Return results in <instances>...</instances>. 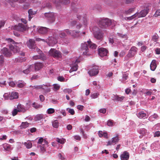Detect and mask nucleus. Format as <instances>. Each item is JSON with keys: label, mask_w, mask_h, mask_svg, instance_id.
Listing matches in <instances>:
<instances>
[{"label": "nucleus", "mask_w": 160, "mask_h": 160, "mask_svg": "<svg viewBox=\"0 0 160 160\" xmlns=\"http://www.w3.org/2000/svg\"><path fill=\"white\" fill-rule=\"evenodd\" d=\"M88 47L92 49H95L96 48L97 46L90 40L88 41L87 42L82 43L81 45V49L83 51L84 55L89 56L91 55L89 52Z\"/></svg>", "instance_id": "nucleus-1"}, {"label": "nucleus", "mask_w": 160, "mask_h": 160, "mask_svg": "<svg viewBox=\"0 0 160 160\" xmlns=\"http://www.w3.org/2000/svg\"><path fill=\"white\" fill-rule=\"evenodd\" d=\"M92 30L94 37L100 40L102 38L103 33L98 28L95 27L93 28Z\"/></svg>", "instance_id": "nucleus-2"}, {"label": "nucleus", "mask_w": 160, "mask_h": 160, "mask_svg": "<svg viewBox=\"0 0 160 160\" xmlns=\"http://www.w3.org/2000/svg\"><path fill=\"white\" fill-rule=\"evenodd\" d=\"M113 20L108 18L101 20L99 22V24L101 25V28H106L111 25Z\"/></svg>", "instance_id": "nucleus-3"}, {"label": "nucleus", "mask_w": 160, "mask_h": 160, "mask_svg": "<svg viewBox=\"0 0 160 160\" xmlns=\"http://www.w3.org/2000/svg\"><path fill=\"white\" fill-rule=\"evenodd\" d=\"M141 11V17H145L149 12L150 9V6L148 4H145L142 6Z\"/></svg>", "instance_id": "nucleus-4"}, {"label": "nucleus", "mask_w": 160, "mask_h": 160, "mask_svg": "<svg viewBox=\"0 0 160 160\" xmlns=\"http://www.w3.org/2000/svg\"><path fill=\"white\" fill-rule=\"evenodd\" d=\"M28 28L27 25H24L22 23H19L18 25L15 26L13 28L14 30L22 32L28 30Z\"/></svg>", "instance_id": "nucleus-5"}, {"label": "nucleus", "mask_w": 160, "mask_h": 160, "mask_svg": "<svg viewBox=\"0 0 160 160\" xmlns=\"http://www.w3.org/2000/svg\"><path fill=\"white\" fill-rule=\"evenodd\" d=\"M138 50L137 48L135 47H132L129 50L128 54L125 57V59L127 61L130 58H132L136 53Z\"/></svg>", "instance_id": "nucleus-6"}, {"label": "nucleus", "mask_w": 160, "mask_h": 160, "mask_svg": "<svg viewBox=\"0 0 160 160\" xmlns=\"http://www.w3.org/2000/svg\"><path fill=\"white\" fill-rule=\"evenodd\" d=\"M48 53L50 56L57 58H59L61 56V53L59 51L54 48H51Z\"/></svg>", "instance_id": "nucleus-7"}, {"label": "nucleus", "mask_w": 160, "mask_h": 160, "mask_svg": "<svg viewBox=\"0 0 160 160\" xmlns=\"http://www.w3.org/2000/svg\"><path fill=\"white\" fill-rule=\"evenodd\" d=\"M65 32H66L68 35H71L73 38H77L79 36V33L80 32L79 31H72L68 29H66L65 31Z\"/></svg>", "instance_id": "nucleus-8"}, {"label": "nucleus", "mask_w": 160, "mask_h": 160, "mask_svg": "<svg viewBox=\"0 0 160 160\" xmlns=\"http://www.w3.org/2000/svg\"><path fill=\"white\" fill-rule=\"evenodd\" d=\"M44 15L50 22H52L54 21L55 20V17L53 13H45Z\"/></svg>", "instance_id": "nucleus-9"}, {"label": "nucleus", "mask_w": 160, "mask_h": 160, "mask_svg": "<svg viewBox=\"0 0 160 160\" xmlns=\"http://www.w3.org/2000/svg\"><path fill=\"white\" fill-rule=\"evenodd\" d=\"M77 18L79 21L82 20L84 25H86L87 23V20L84 15L82 12L78 13L77 15Z\"/></svg>", "instance_id": "nucleus-10"}, {"label": "nucleus", "mask_w": 160, "mask_h": 160, "mask_svg": "<svg viewBox=\"0 0 160 160\" xmlns=\"http://www.w3.org/2000/svg\"><path fill=\"white\" fill-rule=\"evenodd\" d=\"M98 68L97 66H93L92 68L88 72L89 74L91 76H94L98 73Z\"/></svg>", "instance_id": "nucleus-11"}, {"label": "nucleus", "mask_w": 160, "mask_h": 160, "mask_svg": "<svg viewBox=\"0 0 160 160\" xmlns=\"http://www.w3.org/2000/svg\"><path fill=\"white\" fill-rule=\"evenodd\" d=\"M49 28L45 27H41L37 28L38 32L41 34L45 35L47 33Z\"/></svg>", "instance_id": "nucleus-12"}, {"label": "nucleus", "mask_w": 160, "mask_h": 160, "mask_svg": "<svg viewBox=\"0 0 160 160\" xmlns=\"http://www.w3.org/2000/svg\"><path fill=\"white\" fill-rule=\"evenodd\" d=\"M1 52L2 54L4 55L6 57H10L12 55L11 52L6 48H3L1 50Z\"/></svg>", "instance_id": "nucleus-13"}, {"label": "nucleus", "mask_w": 160, "mask_h": 160, "mask_svg": "<svg viewBox=\"0 0 160 160\" xmlns=\"http://www.w3.org/2000/svg\"><path fill=\"white\" fill-rule=\"evenodd\" d=\"M19 44L18 43H16L15 44L13 45H9V48L10 50L12 51L14 53H17L19 52V48L18 45Z\"/></svg>", "instance_id": "nucleus-14"}, {"label": "nucleus", "mask_w": 160, "mask_h": 160, "mask_svg": "<svg viewBox=\"0 0 160 160\" xmlns=\"http://www.w3.org/2000/svg\"><path fill=\"white\" fill-rule=\"evenodd\" d=\"M108 52V50L104 48H101L98 50L99 54L101 57L107 56Z\"/></svg>", "instance_id": "nucleus-15"}, {"label": "nucleus", "mask_w": 160, "mask_h": 160, "mask_svg": "<svg viewBox=\"0 0 160 160\" xmlns=\"http://www.w3.org/2000/svg\"><path fill=\"white\" fill-rule=\"evenodd\" d=\"M27 45L28 47L30 49H33L35 48V41L32 39H30L27 42Z\"/></svg>", "instance_id": "nucleus-16"}, {"label": "nucleus", "mask_w": 160, "mask_h": 160, "mask_svg": "<svg viewBox=\"0 0 160 160\" xmlns=\"http://www.w3.org/2000/svg\"><path fill=\"white\" fill-rule=\"evenodd\" d=\"M121 160H128L129 157V154L127 151H124L120 156Z\"/></svg>", "instance_id": "nucleus-17"}, {"label": "nucleus", "mask_w": 160, "mask_h": 160, "mask_svg": "<svg viewBox=\"0 0 160 160\" xmlns=\"http://www.w3.org/2000/svg\"><path fill=\"white\" fill-rule=\"evenodd\" d=\"M119 140V138L118 135L115 137L112 138V141H109L108 142L107 146L111 145H115Z\"/></svg>", "instance_id": "nucleus-18"}, {"label": "nucleus", "mask_w": 160, "mask_h": 160, "mask_svg": "<svg viewBox=\"0 0 160 160\" xmlns=\"http://www.w3.org/2000/svg\"><path fill=\"white\" fill-rule=\"evenodd\" d=\"M50 84H48L45 85L44 84L41 85L38 87V89H42L45 90V92H49L50 91V89L48 88V87L50 86Z\"/></svg>", "instance_id": "nucleus-19"}, {"label": "nucleus", "mask_w": 160, "mask_h": 160, "mask_svg": "<svg viewBox=\"0 0 160 160\" xmlns=\"http://www.w3.org/2000/svg\"><path fill=\"white\" fill-rule=\"evenodd\" d=\"M33 66L34 69L36 71H38L42 68L43 66V65L42 63L37 62L35 63Z\"/></svg>", "instance_id": "nucleus-20"}, {"label": "nucleus", "mask_w": 160, "mask_h": 160, "mask_svg": "<svg viewBox=\"0 0 160 160\" xmlns=\"http://www.w3.org/2000/svg\"><path fill=\"white\" fill-rule=\"evenodd\" d=\"M53 2L57 4H58V3H61L63 4L67 5L70 3L69 0H53Z\"/></svg>", "instance_id": "nucleus-21"}, {"label": "nucleus", "mask_w": 160, "mask_h": 160, "mask_svg": "<svg viewBox=\"0 0 160 160\" xmlns=\"http://www.w3.org/2000/svg\"><path fill=\"white\" fill-rule=\"evenodd\" d=\"M9 97L11 100L17 99L18 98V94L17 92H12L10 94Z\"/></svg>", "instance_id": "nucleus-22"}, {"label": "nucleus", "mask_w": 160, "mask_h": 160, "mask_svg": "<svg viewBox=\"0 0 160 160\" xmlns=\"http://www.w3.org/2000/svg\"><path fill=\"white\" fill-rule=\"evenodd\" d=\"M34 70V66L33 65H31L29 66L28 68L23 71V72L25 74H28L31 71Z\"/></svg>", "instance_id": "nucleus-23"}, {"label": "nucleus", "mask_w": 160, "mask_h": 160, "mask_svg": "<svg viewBox=\"0 0 160 160\" xmlns=\"http://www.w3.org/2000/svg\"><path fill=\"white\" fill-rule=\"evenodd\" d=\"M28 20L30 21L33 17V15L36 14V12L33 11L32 9H30L28 10Z\"/></svg>", "instance_id": "nucleus-24"}, {"label": "nucleus", "mask_w": 160, "mask_h": 160, "mask_svg": "<svg viewBox=\"0 0 160 160\" xmlns=\"http://www.w3.org/2000/svg\"><path fill=\"white\" fill-rule=\"evenodd\" d=\"M156 67V61L155 60H152L150 65V69L152 71H154L155 70Z\"/></svg>", "instance_id": "nucleus-25"}, {"label": "nucleus", "mask_w": 160, "mask_h": 160, "mask_svg": "<svg viewBox=\"0 0 160 160\" xmlns=\"http://www.w3.org/2000/svg\"><path fill=\"white\" fill-rule=\"evenodd\" d=\"M17 86L19 88H23L26 85V83L22 81H19L16 82Z\"/></svg>", "instance_id": "nucleus-26"}, {"label": "nucleus", "mask_w": 160, "mask_h": 160, "mask_svg": "<svg viewBox=\"0 0 160 160\" xmlns=\"http://www.w3.org/2000/svg\"><path fill=\"white\" fill-rule=\"evenodd\" d=\"M17 109L18 110L19 112H24L26 110L24 106L21 104H19L17 107Z\"/></svg>", "instance_id": "nucleus-27"}, {"label": "nucleus", "mask_w": 160, "mask_h": 160, "mask_svg": "<svg viewBox=\"0 0 160 160\" xmlns=\"http://www.w3.org/2000/svg\"><path fill=\"white\" fill-rule=\"evenodd\" d=\"M148 117L147 112L146 111H141V122H142L143 121L142 120H143V119H142L141 118H144L143 119L147 118Z\"/></svg>", "instance_id": "nucleus-28"}, {"label": "nucleus", "mask_w": 160, "mask_h": 160, "mask_svg": "<svg viewBox=\"0 0 160 160\" xmlns=\"http://www.w3.org/2000/svg\"><path fill=\"white\" fill-rule=\"evenodd\" d=\"M158 115L156 113H154L149 118L148 120L150 121H153L155 119H158Z\"/></svg>", "instance_id": "nucleus-29"}, {"label": "nucleus", "mask_w": 160, "mask_h": 160, "mask_svg": "<svg viewBox=\"0 0 160 160\" xmlns=\"http://www.w3.org/2000/svg\"><path fill=\"white\" fill-rule=\"evenodd\" d=\"M38 143L39 144H42L44 143L46 144L47 146H48V142L45 139H44L42 138H40L38 140Z\"/></svg>", "instance_id": "nucleus-30"}, {"label": "nucleus", "mask_w": 160, "mask_h": 160, "mask_svg": "<svg viewBox=\"0 0 160 160\" xmlns=\"http://www.w3.org/2000/svg\"><path fill=\"white\" fill-rule=\"evenodd\" d=\"M29 124H30L29 123L27 122H23L20 126V128L21 129L25 128L28 127Z\"/></svg>", "instance_id": "nucleus-31"}, {"label": "nucleus", "mask_w": 160, "mask_h": 160, "mask_svg": "<svg viewBox=\"0 0 160 160\" xmlns=\"http://www.w3.org/2000/svg\"><path fill=\"white\" fill-rule=\"evenodd\" d=\"M44 115L42 114H38L36 115L34 118V120L35 121H39L43 119Z\"/></svg>", "instance_id": "nucleus-32"}, {"label": "nucleus", "mask_w": 160, "mask_h": 160, "mask_svg": "<svg viewBox=\"0 0 160 160\" xmlns=\"http://www.w3.org/2000/svg\"><path fill=\"white\" fill-rule=\"evenodd\" d=\"M137 16L138 17V18L139 17L140 15H139V13H136L135 14H134L132 16L128 17H126V18H127V20H131L134 18H135Z\"/></svg>", "instance_id": "nucleus-33"}, {"label": "nucleus", "mask_w": 160, "mask_h": 160, "mask_svg": "<svg viewBox=\"0 0 160 160\" xmlns=\"http://www.w3.org/2000/svg\"><path fill=\"white\" fill-rule=\"evenodd\" d=\"M78 69V65L77 64H75L74 66L71 67L69 70V72H71L73 71H76Z\"/></svg>", "instance_id": "nucleus-34"}, {"label": "nucleus", "mask_w": 160, "mask_h": 160, "mask_svg": "<svg viewBox=\"0 0 160 160\" xmlns=\"http://www.w3.org/2000/svg\"><path fill=\"white\" fill-rule=\"evenodd\" d=\"M53 127L55 128H58L59 126V123L57 120H55L52 122Z\"/></svg>", "instance_id": "nucleus-35"}, {"label": "nucleus", "mask_w": 160, "mask_h": 160, "mask_svg": "<svg viewBox=\"0 0 160 160\" xmlns=\"http://www.w3.org/2000/svg\"><path fill=\"white\" fill-rule=\"evenodd\" d=\"M24 145L27 148H30L32 147V143L29 141H28L27 142H24Z\"/></svg>", "instance_id": "nucleus-36"}, {"label": "nucleus", "mask_w": 160, "mask_h": 160, "mask_svg": "<svg viewBox=\"0 0 160 160\" xmlns=\"http://www.w3.org/2000/svg\"><path fill=\"white\" fill-rule=\"evenodd\" d=\"M11 148V145L7 144H5L3 145L4 148L7 151H9L10 150Z\"/></svg>", "instance_id": "nucleus-37"}, {"label": "nucleus", "mask_w": 160, "mask_h": 160, "mask_svg": "<svg viewBox=\"0 0 160 160\" xmlns=\"http://www.w3.org/2000/svg\"><path fill=\"white\" fill-rule=\"evenodd\" d=\"M39 54L40 56V59H41V60L43 61H44L46 59L47 57L43 53H42V52Z\"/></svg>", "instance_id": "nucleus-38"}, {"label": "nucleus", "mask_w": 160, "mask_h": 160, "mask_svg": "<svg viewBox=\"0 0 160 160\" xmlns=\"http://www.w3.org/2000/svg\"><path fill=\"white\" fill-rule=\"evenodd\" d=\"M6 40L8 41V43H9V45L14 44L16 43L13 40L10 38H6Z\"/></svg>", "instance_id": "nucleus-39"}, {"label": "nucleus", "mask_w": 160, "mask_h": 160, "mask_svg": "<svg viewBox=\"0 0 160 160\" xmlns=\"http://www.w3.org/2000/svg\"><path fill=\"white\" fill-rule=\"evenodd\" d=\"M25 60L26 59L23 58H16L15 59V62H22Z\"/></svg>", "instance_id": "nucleus-40"}, {"label": "nucleus", "mask_w": 160, "mask_h": 160, "mask_svg": "<svg viewBox=\"0 0 160 160\" xmlns=\"http://www.w3.org/2000/svg\"><path fill=\"white\" fill-rule=\"evenodd\" d=\"M26 1V0H6V1L7 2H8L9 3H10V2L11 1H13V2H17L18 1L19 3H23V2H25Z\"/></svg>", "instance_id": "nucleus-41"}, {"label": "nucleus", "mask_w": 160, "mask_h": 160, "mask_svg": "<svg viewBox=\"0 0 160 160\" xmlns=\"http://www.w3.org/2000/svg\"><path fill=\"white\" fill-rule=\"evenodd\" d=\"M55 112V110L52 108H49L47 111V112L48 114H52Z\"/></svg>", "instance_id": "nucleus-42"}, {"label": "nucleus", "mask_w": 160, "mask_h": 160, "mask_svg": "<svg viewBox=\"0 0 160 160\" xmlns=\"http://www.w3.org/2000/svg\"><path fill=\"white\" fill-rule=\"evenodd\" d=\"M39 147L40 148L41 151L43 153L46 151V148L48 146H46L45 145L43 146L40 145Z\"/></svg>", "instance_id": "nucleus-43"}, {"label": "nucleus", "mask_w": 160, "mask_h": 160, "mask_svg": "<svg viewBox=\"0 0 160 160\" xmlns=\"http://www.w3.org/2000/svg\"><path fill=\"white\" fill-rule=\"evenodd\" d=\"M53 90L54 91H57V90H59V89L60 88V86L58 85L57 84H54L53 85Z\"/></svg>", "instance_id": "nucleus-44"}, {"label": "nucleus", "mask_w": 160, "mask_h": 160, "mask_svg": "<svg viewBox=\"0 0 160 160\" xmlns=\"http://www.w3.org/2000/svg\"><path fill=\"white\" fill-rule=\"evenodd\" d=\"M32 106L34 108H35L37 109L41 107V106L39 104L36 103L35 102H34L32 104Z\"/></svg>", "instance_id": "nucleus-45"}, {"label": "nucleus", "mask_w": 160, "mask_h": 160, "mask_svg": "<svg viewBox=\"0 0 160 160\" xmlns=\"http://www.w3.org/2000/svg\"><path fill=\"white\" fill-rule=\"evenodd\" d=\"M118 35L121 38H127V35L126 34H122L120 33H118Z\"/></svg>", "instance_id": "nucleus-46"}, {"label": "nucleus", "mask_w": 160, "mask_h": 160, "mask_svg": "<svg viewBox=\"0 0 160 160\" xmlns=\"http://www.w3.org/2000/svg\"><path fill=\"white\" fill-rule=\"evenodd\" d=\"M19 112L18 110L16 108H15L13 109L12 112V114L13 116H15L16 115L18 112Z\"/></svg>", "instance_id": "nucleus-47"}, {"label": "nucleus", "mask_w": 160, "mask_h": 160, "mask_svg": "<svg viewBox=\"0 0 160 160\" xmlns=\"http://www.w3.org/2000/svg\"><path fill=\"white\" fill-rule=\"evenodd\" d=\"M146 132L147 130L144 128H142L141 130V135H142V136H144L146 134Z\"/></svg>", "instance_id": "nucleus-48"}, {"label": "nucleus", "mask_w": 160, "mask_h": 160, "mask_svg": "<svg viewBox=\"0 0 160 160\" xmlns=\"http://www.w3.org/2000/svg\"><path fill=\"white\" fill-rule=\"evenodd\" d=\"M99 95L98 93H94L91 95V98L94 99L97 98Z\"/></svg>", "instance_id": "nucleus-49"}, {"label": "nucleus", "mask_w": 160, "mask_h": 160, "mask_svg": "<svg viewBox=\"0 0 160 160\" xmlns=\"http://www.w3.org/2000/svg\"><path fill=\"white\" fill-rule=\"evenodd\" d=\"M158 38V36L157 34H155L152 37V39L153 41L156 42Z\"/></svg>", "instance_id": "nucleus-50"}, {"label": "nucleus", "mask_w": 160, "mask_h": 160, "mask_svg": "<svg viewBox=\"0 0 160 160\" xmlns=\"http://www.w3.org/2000/svg\"><path fill=\"white\" fill-rule=\"evenodd\" d=\"M113 121L112 120H108L107 123V124L108 126H113Z\"/></svg>", "instance_id": "nucleus-51"}, {"label": "nucleus", "mask_w": 160, "mask_h": 160, "mask_svg": "<svg viewBox=\"0 0 160 160\" xmlns=\"http://www.w3.org/2000/svg\"><path fill=\"white\" fill-rule=\"evenodd\" d=\"M59 35L60 37L61 38H65L66 36L65 33L63 32H61L60 33Z\"/></svg>", "instance_id": "nucleus-52"}, {"label": "nucleus", "mask_w": 160, "mask_h": 160, "mask_svg": "<svg viewBox=\"0 0 160 160\" xmlns=\"http://www.w3.org/2000/svg\"><path fill=\"white\" fill-rule=\"evenodd\" d=\"M65 140L64 139H60L58 138H57L56 139L57 141L61 144L64 143L65 142Z\"/></svg>", "instance_id": "nucleus-53"}, {"label": "nucleus", "mask_w": 160, "mask_h": 160, "mask_svg": "<svg viewBox=\"0 0 160 160\" xmlns=\"http://www.w3.org/2000/svg\"><path fill=\"white\" fill-rule=\"evenodd\" d=\"M160 16V9H158L156 11L154 15L155 17H157Z\"/></svg>", "instance_id": "nucleus-54"}, {"label": "nucleus", "mask_w": 160, "mask_h": 160, "mask_svg": "<svg viewBox=\"0 0 160 160\" xmlns=\"http://www.w3.org/2000/svg\"><path fill=\"white\" fill-rule=\"evenodd\" d=\"M124 98L125 97L124 96L119 97L118 96H117L116 97V99L118 101H121L124 99Z\"/></svg>", "instance_id": "nucleus-55"}, {"label": "nucleus", "mask_w": 160, "mask_h": 160, "mask_svg": "<svg viewBox=\"0 0 160 160\" xmlns=\"http://www.w3.org/2000/svg\"><path fill=\"white\" fill-rule=\"evenodd\" d=\"M134 10V8H131L129 9L128 10L125 11V13L127 14H130Z\"/></svg>", "instance_id": "nucleus-56"}, {"label": "nucleus", "mask_w": 160, "mask_h": 160, "mask_svg": "<svg viewBox=\"0 0 160 160\" xmlns=\"http://www.w3.org/2000/svg\"><path fill=\"white\" fill-rule=\"evenodd\" d=\"M67 110H68V112L72 115H74L75 113V112L73 109L67 108Z\"/></svg>", "instance_id": "nucleus-57"}, {"label": "nucleus", "mask_w": 160, "mask_h": 160, "mask_svg": "<svg viewBox=\"0 0 160 160\" xmlns=\"http://www.w3.org/2000/svg\"><path fill=\"white\" fill-rule=\"evenodd\" d=\"M63 92L65 93H69L72 92V90L70 89H65L63 90Z\"/></svg>", "instance_id": "nucleus-58"}, {"label": "nucleus", "mask_w": 160, "mask_h": 160, "mask_svg": "<svg viewBox=\"0 0 160 160\" xmlns=\"http://www.w3.org/2000/svg\"><path fill=\"white\" fill-rule=\"evenodd\" d=\"M4 61V58L2 55L0 56V63L2 64Z\"/></svg>", "instance_id": "nucleus-59"}, {"label": "nucleus", "mask_w": 160, "mask_h": 160, "mask_svg": "<svg viewBox=\"0 0 160 160\" xmlns=\"http://www.w3.org/2000/svg\"><path fill=\"white\" fill-rule=\"evenodd\" d=\"M58 80L60 82H63L64 81L65 78L62 76H59L58 78Z\"/></svg>", "instance_id": "nucleus-60"}, {"label": "nucleus", "mask_w": 160, "mask_h": 160, "mask_svg": "<svg viewBox=\"0 0 160 160\" xmlns=\"http://www.w3.org/2000/svg\"><path fill=\"white\" fill-rule=\"evenodd\" d=\"M9 85L10 86L14 87L15 86V84L13 81L10 82L9 83Z\"/></svg>", "instance_id": "nucleus-61"}, {"label": "nucleus", "mask_w": 160, "mask_h": 160, "mask_svg": "<svg viewBox=\"0 0 160 160\" xmlns=\"http://www.w3.org/2000/svg\"><path fill=\"white\" fill-rule=\"evenodd\" d=\"M74 138L77 140L80 141L81 139V138L78 135H75L74 136Z\"/></svg>", "instance_id": "nucleus-62"}, {"label": "nucleus", "mask_w": 160, "mask_h": 160, "mask_svg": "<svg viewBox=\"0 0 160 160\" xmlns=\"http://www.w3.org/2000/svg\"><path fill=\"white\" fill-rule=\"evenodd\" d=\"M83 106L81 105H78L77 106V108L79 110L82 111L83 109Z\"/></svg>", "instance_id": "nucleus-63"}, {"label": "nucleus", "mask_w": 160, "mask_h": 160, "mask_svg": "<svg viewBox=\"0 0 160 160\" xmlns=\"http://www.w3.org/2000/svg\"><path fill=\"white\" fill-rule=\"evenodd\" d=\"M160 136V132L159 131H157L155 132L154 134V137H159Z\"/></svg>", "instance_id": "nucleus-64"}]
</instances>
